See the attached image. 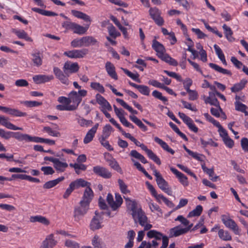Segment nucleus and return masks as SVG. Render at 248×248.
Instances as JSON below:
<instances>
[{
	"instance_id": "1",
	"label": "nucleus",
	"mask_w": 248,
	"mask_h": 248,
	"mask_svg": "<svg viewBox=\"0 0 248 248\" xmlns=\"http://www.w3.org/2000/svg\"><path fill=\"white\" fill-rule=\"evenodd\" d=\"M79 69V67L77 62L67 61L64 64L62 68L63 71L59 68L54 67L53 68V73L62 84L67 86L70 83L68 79L70 74L77 72Z\"/></svg>"
},
{
	"instance_id": "2",
	"label": "nucleus",
	"mask_w": 248,
	"mask_h": 248,
	"mask_svg": "<svg viewBox=\"0 0 248 248\" xmlns=\"http://www.w3.org/2000/svg\"><path fill=\"white\" fill-rule=\"evenodd\" d=\"M152 47L156 51L157 57L161 60L170 65L174 66L178 65V63L177 61L166 53V49L164 46L155 39L153 41Z\"/></svg>"
},
{
	"instance_id": "3",
	"label": "nucleus",
	"mask_w": 248,
	"mask_h": 248,
	"mask_svg": "<svg viewBox=\"0 0 248 248\" xmlns=\"http://www.w3.org/2000/svg\"><path fill=\"white\" fill-rule=\"evenodd\" d=\"M89 209V204L83 201L79 202V204L75 206L73 212L74 220L79 222L82 218L87 214Z\"/></svg>"
},
{
	"instance_id": "4",
	"label": "nucleus",
	"mask_w": 248,
	"mask_h": 248,
	"mask_svg": "<svg viewBox=\"0 0 248 248\" xmlns=\"http://www.w3.org/2000/svg\"><path fill=\"white\" fill-rule=\"evenodd\" d=\"M87 94V92L85 90H80L78 92L75 91H71L69 93L68 96L70 100V103L72 102L73 104L70 106L75 107V110H76L82 101V98L86 96Z\"/></svg>"
},
{
	"instance_id": "5",
	"label": "nucleus",
	"mask_w": 248,
	"mask_h": 248,
	"mask_svg": "<svg viewBox=\"0 0 248 248\" xmlns=\"http://www.w3.org/2000/svg\"><path fill=\"white\" fill-rule=\"evenodd\" d=\"M107 201L113 211H116L119 208L123 202L121 195L118 193L115 194V201H114L112 194L108 193L107 196Z\"/></svg>"
},
{
	"instance_id": "6",
	"label": "nucleus",
	"mask_w": 248,
	"mask_h": 248,
	"mask_svg": "<svg viewBox=\"0 0 248 248\" xmlns=\"http://www.w3.org/2000/svg\"><path fill=\"white\" fill-rule=\"evenodd\" d=\"M16 139L19 141H25L26 142H34L36 143H43L44 138L31 136L27 134H22L21 133H16Z\"/></svg>"
},
{
	"instance_id": "7",
	"label": "nucleus",
	"mask_w": 248,
	"mask_h": 248,
	"mask_svg": "<svg viewBox=\"0 0 248 248\" xmlns=\"http://www.w3.org/2000/svg\"><path fill=\"white\" fill-rule=\"evenodd\" d=\"M149 13L151 17L155 22L158 26L163 25L164 21L161 16V12L157 7L150 8Z\"/></svg>"
},
{
	"instance_id": "8",
	"label": "nucleus",
	"mask_w": 248,
	"mask_h": 248,
	"mask_svg": "<svg viewBox=\"0 0 248 248\" xmlns=\"http://www.w3.org/2000/svg\"><path fill=\"white\" fill-rule=\"evenodd\" d=\"M221 220L225 226L234 231L235 233L238 234L239 228L235 222L231 219L229 216L222 215L221 217Z\"/></svg>"
},
{
	"instance_id": "9",
	"label": "nucleus",
	"mask_w": 248,
	"mask_h": 248,
	"mask_svg": "<svg viewBox=\"0 0 248 248\" xmlns=\"http://www.w3.org/2000/svg\"><path fill=\"white\" fill-rule=\"evenodd\" d=\"M88 53V49L83 48L82 49H74L64 52L63 55L70 58H82Z\"/></svg>"
},
{
	"instance_id": "10",
	"label": "nucleus",
	"mask_w": 248,
	"mask_h": 248,
	"mask_svg": "<svg viewBox=\"0 0 248 248\" xmlns=\"http://www.w3.org/2000/svg\"><path fill=\"white\" fill-rule=\"evenodd\" d=\"M104 158L106 161L108 162V165L115 170L120 173H123V170L119 166L118 163L115 158L109 153H106L104 154Z\"/></svg>"
},
{
	"instance_id": "11",
	"label": "nucleus",
	"mask_w": 248,
	"mask_h": 248,
	"mask_svg": "<svg viewBox=\"0 0 248 248\" xmlns=\"http://www.w3.org/2000/svg\"><path fill=\"white\" fill-rule=\"evenodd\" d=\"M93 170L96 175L105 179H108L111 177V173L105 167L100 166H96L93 167Z\"/></svg>"
},
{
	"instance_id": "12",
	"label": "nucleus",
	"mask_w": 248,
	"mask_h": 248,
	"mask_svg": "<svg viewBox=\"0 0 248 248\" xmlns=\"http://www.w3.org/2000/svg\"><path fill=\"white\" fill-rule=\"evenodd\" d=\"M125 201L126 207L128 210L132 212L131 215L133 218L135 220L136 213L138 211L139 208H138V204L136 201L131 200L130 198L124 197Z\"/></svg>"
},
{
	"instance_id": "13",
	"label": "nucleus",
	"mask_w": 248,
	"mask_h": 248,
	"mask_svg": "<svg viewBox=\"0 0 248 248\" xmlns=\"http://www.w3.org/2000/svg\"><path fill=\"white\" fill-rule=\"evenodd\" d=\"M154 172V175L155 177V180L158 187L162 190L165 188L169 186L168 182L163 178L160 173L155 169L154 167L152 168Z\"/></svg>"
},
{
	"instance_id": "14",
	"label": "nucleus",
	"mask_w": 248,
	"mask_h": 248,
	"mask_svg": "<svg viewBox=\"0 0 248 248\" xmlns=\"http://www.w3.org/2000/svg\"><path fill=\"white\" fill-rule=\"evenodd\" d=\"M57 241L54 239V234L47 235L43 241L40 248H53L56 245Z\"/></svg>"
},
{
	"instance_id": "15",
	"label": "nucleus",
	"mask_w": 248,
	"mask_h": 248,
	"mask_svg": "<svg viewBox=\"0 0 248 248\" xmlns=\"http://www.w3.org/2000/svg\"><path fill=\"white\" fill-rule=\"evenodd\" d=\"M143 151H144L147 154L148 157L152 160H153L157 165H160L161 164L160 159L158 156L154 154V153L147 147L144 144L141 143L140 145V146Z\"/></svg>"
},
{
	"instance_id": "16",
	"label": "nucleus",
	"mask_w": 248,
	"mask_h": 248,
	"mask_svg": "<svg viewBox=\"0 0 248 248\" xmlns=\"http://www.w3.org/2000/svg\"><path fill=\"white\" fill-rule=\"evenodd\" d=\"M53 75H38L33 77V80L36 84H41L50 81L54 79Z\"/></svg>"
},
{
	"instance_id": "17",
	"label": "nucleus",
	"mask_w": 248,
	"mask_h": 248,
	"mask_svg": "<svg viewBox=\"0 0 248 248\" xmlns=\"http://www.w3.org/2000/svg\"><path fill=\"white\" fill-rule=\"evenodd\" d=\"M0 124L5 126L9 129L17 130H22L23 129L21 127H17L8 121V118L3 116L0 115Z\"/></svg>"
},
{
	"instance_id": "18",
	"label": "nucleus",
	"mask_w": 248,
	"mask_h": 248,
	"mask_svg": "<svg viewBox=\"0 0 248 248\" xmlns=\"http://www.w3.org/2000/svg\"><path fill=\"white\" fill-rule=\"evenodd\" d=\"M171 172L175 174L176 177L179 179L180 183L185 186L188 185L187 178L183 173L179 171L176 169L171 167L170 169Z\"/></svg>"
},
{
	"instance_id": "19",
	"label": "nucleus",
	"mask_w": 248,
	"mask_h": 248,
	"mask_svg": "<svg viewBox=\"0 0 248 248\" xmlns=\"http://www.w3.org/2000/svg\"><path fill=\"white\" fill-rule=\"evenodd\" d=\"M90 186V185H88V186H86V188L85 189L82 199L81 201L86 203L87 202L88 204H90V203L93 196V191Z\"/></svg>"
},
{
	"instance_id": "20",
	"label": "nucleus",
	"mask_w": 248,
	"mask_h": 248,
	"mask_svg": "<svg viewBox=\"0 0 248 248\" xmlns=\"http://www.w3.org/2000/svg\"><path fill=\"white\" fill-rule=\"evenodd\" d=\"M105 68L108 75L115 80L118 79V76L115 71V67L110 62H107L105 64Z\"/></svg>"
},
{
	"instance_id": "21",
	"label": "nucleus",
	"mask_w": 248,
	"mask_h": 248,
	"mask_svg": "<svg viewBox=\"0 0 248 248\" xmlns=\"http://www.w3.org/2000/svg\"><path fill=\"white\" fill-rule=\"evenodd\" d=\"M95 214L96 216L92 218L90 223V228L93 231L98 230L102 227L100 221L101 217L99 216V214L97 211H95Z\"/></svg>"
},
{
	"instance_id": "22",
	"label": "nucleus",
	"mask_w": 248,
	"mask_h": 248,
	"mask_svg": "<svg viewBox=\"0 0 248 248\" xmlns=\"http://www.w3.org/2000/svg\"><path fill=\"white\" fill-rule=\"evenodd\" d=\"M187 233L185 228H180L179 226L172 228L170 230V237H177Z\"/></svg>"
},
{
	"instance_id": "23",
	"label": "nucleus",
	"mask_w": 248,
	"mask_h": 248,
	"mask_svg": "<svg viewBox=\"0 0 248 248\" xmlns=\"http://www.w3.org/2000/svg\"><path fill=\"white\" fill-rule=\"evenodd\" d=\"M72 14L75 17L82 19L86 22H89L90 23L91 22V17L87 14L76 10H71Z\"/></svg>"
},
{
	"instance_id": "24",
	"label": "nucleus",
	"mask_w": 248,
	"mask_h": 248,
	"mask_svg": "<svg viewBox=\"0 0 248 248\" xmlns=\"http://www.w3.org/2000/svg\"><path fill=\"white\" fill-rule=\"evenodd\" d=\"M136 217L138 218L139 224L141 226H144L147 222V217L141 208H139L138 211L136 213Z\"/></svg>"
},
{
	"instance_id": "25",
	"label": "nucleus",
	"mask_w": 248,
	"mask_h": 248,
	"mask_svg": "<svg viewBox=\"0 0 248 248\" xmlns=\"http://www.w3.org/2000/svg\"><path fill=\"white\" fill-rule=\"evenodd\" d=\"M12 32L16 34V35L20 39H24L26 41L32 42L31 38L28 35V34L23 30L12 29Z\"/></svg>"
},
{
	"instance_id": "26",
	"label": "nucleus",
	"mask_w": 248,
	"mask_h": 248,
	"mask_svg": "<svg viewBox=\"0 0 248 248\" xmlns=\"http://www.w3.org/2000/svg\"><path fill=\"white\" fill-rule=\"evenodd\" d=\"M64 179L63 176L59 177L55 180L46 182L43 185V188L45 189H50L56 186L60 182L62 181Z\"/></svg>"
},
{
	"instance_id": "27",
	"label": "nucleus",
	"mask_w": 248,
	"mask_h": 248,
	"mask_svg": "<svg viewBox=\"0 0 248 248\" xmlns=\"http://www.w3.org/2000/svg\"><path fill=\"white\" fill-rule=\"evenodd\" d=\"M74 188L75 189H78L80 187H84L86 186H88V185H90V183L87 181H86L84 179L82 178H79L76 180L74 181H73L71 183Z\"/></svg>"
},
{
	"instance_id": "28",
	"label": "nucleus",
	"mask_w": 248,
	"mask_h": 248,
	"mask_svg": "<svg viewBox=\"0 0 248 248\" xmlns=\"http://www.w3.org/2000/svg\"><path fill=\"white\" fill-rule=\"evenodd\" d=\"M32 61L34 65L39 67L42 64L43 61L41 54L39 51L31 54Z\"/></svg>"
},
{
	"instance_id": "29",
	"label": "nucleus",
	"mask_w": 248,
	"mask_h": 248,
	"mask_svg": "<svg viewBox=\"0 0 248 248\" xmlns=\"http://www.w3.org/2000/svg\"><path fill=\"white\" fill-rule=\"evenodd\" d=\"M248 81L246 79H242L240 82L234 84L231 87V90L232 93H236L244 88Z\"/></svg>"
},
{
	"instance_id": "30",
	"label": "nucleus",
	"mask_w": 248,
	"mask_h": 248,
	"mask_svg": "<svg viewBox=\"0 0 248 248\" xmlns=\"http://www.w3.org/2000/svg\"><path fill=\"white\" fill-rule=\"evenodd\" d=\"M154 140L156 142L158 143L164 150L170 153L171 155H173L174 154L175 152L174 150L170 148L167 143L162 140L161 139L157 137H155L154 138Z\"/></svg>"
},
{
	"instance_id": "31",
	"label": "nucleus",
	"mask_w": 248,
	"mask_h": 248,
	"mask_svg": "<svg viewBox=\"0 0 248 248\" xmlns=\"http://www.w3.org/2000/svg\"><path fill=\"white\" fill-rule=\"evenodd\" d=\"M222 28L224 31V34L226 39L231 42L234 41L235 39L232 37L233 31L231 28L227 26L226 24L222 26Z\"/></svg>"
},
{
	"instance_id": "32",
	"label": "nucleus",
	"mask_w": 248,
	"mask_h": 248,
	"mask_svg": "<svg viewBox=\"0 0 248 248\" xmlns=\"http://www.w3.org/2000/svg\"><path fill=\"white\" fill-rule=\"evenodd\" d=\"M209 65L211 68H213V69H214L215 70L217 71L219 73H222L224 75H227L230 76H232V73L231 72V71L226 69H224L216 64L213 63H209Z\"/></svg>"
},
{
	"instance_id": "33",
	"label": "nucleus",
	"mask_w": 248,
	"mask_h": 248,
	"mask_svg": "<svg viewBox=\"0 0 248 248\" xmlns=\"http://www.w3.org/2000/svg\"><path fill=\"white\" fill-rule=\"evenodd\" d=\"M147 236L149 238H154L156 240H160L164 236V235L159 232L155 230H152L148 232Z\"/></svg>"
},
{
	"instance_id": "34",
	"label": "nucleus",
	"mask_w": 248,
	"mask_h": 248,
	"mask_svg": "<svg viewBox=\"0 0 248 248\" xmlns=\"http://www.w3.org/2000/svg\"><path fill=\"white\" fill-rule=\"evenodd\" d=\"M53 164L54 168L60 172H63L68 167L67 163L62 162L58 158H57Z\"/></svg>"
},
{
	"instance_id": "35",
	"label": "nucleus",
	"mask_w": 248,
	"mask_h": 248,
	"mask_svg": "<svg viewBox=\"0 0 248 248\" xmlns=\"http://www.w3.org/2000/svg\"><path fill=\"white\" fill-rule=\"evenodd\" d=\"M89 25L86 27H83L80 25L76 23L73 28V32L74 33L82 35L85 33L88 30Z\"/></svg>"
},
{
	"instance_id": "36",
	"label": "nucleus",
	"mask_w": 248,
	"mask_h": 248,
	"mask_svg": "<svg viewBox=\"0 0 248 248\" xmlns=\"http://www.w3.org/2000/svg\"><path fill=\"white\" fill-rule=\"evenodd\" d=\"M83 46H89L91 45H94L97 42V40L92 36H86L82 37Z\"/></svg>"
},
{
	"instance_id": "37",
	"label": "nucleus",
	"mask_w": 248,
	"mask_h": 248,
	"mask_svg": "<svg viewBox=\"0 0 248 248\" xmlns=\"http://www.w3.org/2000/svg\"><path fill=\"white\" fill-rule=\"evenodd\" d=\"M129 118L143 131H146L147 130V127L137 117L134 115H130Z\"/></svg>"
},
{
	"instance_id": "38",
	"label": "nucleus",
	"mask_w": 248,
	"mask_h": 248,
	"mask_svg": "<svg viewBox=\"0 0 248 248\" xmlns=\"http://www.w3.org/2000/svg\"><path fill=\"white\" fill-rule=\"evenodd\" d=\"M31 221L33 222H38L45 225L49 224V221L45 217L41 216H36L31 217Z\"/></svg>"
},
{
	"instance_id": "39",
	"label": "nucleus",
	"mask_w": 248,
	"mask_h": 248,
	"mask_svg": "<svg viewBox=\"0 0 248 248\" xmlns=\"http://www.w3.org/2000/svg\"><path fill=\"white\" fill-rule=\"evenodd\" d=\"M202 169L204 172H206L207 174H208L210 177V179L213 181L216 182L217 181V179L218 177V176H215L214 175V171L213 169H208L204 165H202Z\"/></svg>"
},
{
	"instance_id": "40",
	"label": "nucleus",
	"mask_w": 248,
	"mask_h": 248,
	"mask_svg": "<svg viewBox=\"0 0 248 248\" xmlns=\"http://www.w3.org/2000/svg\"><path fill=\"white\" fill-rule=\"evenodd\" d=\"M130 155L140 160L143 164L148 163L147 160L146 159L144 156L138 153L136 150H132L130 153Z\"/></svg>"
},
{
	"instance_id": "41",
	"label": "nucleus",
	"mask_w": 248,
	"mask_h": 248,
	"mask_svg": "<svg viewBox=\"0 0 248 248\" xmlns=\"http://www.w3.org/2000/svg\"><path fill=\"white\" fill-rule=\"evenodd\" d=\"M116 100L122 107H123L124 108L127 109L129 112H130L132 114H138V111L137 110L133 109L131 107L129 106L123 100L120 99V98H117L116 99Z\"/></svg>"
},
{
	"instance_id": "42",
	"label": "nucleus",
	"mask_w": 248,
	"mask_h": 248,
	"mask_svg": "<svg viewBox=\"0 0 248 248\" xmlns=\"http://www.w3.org/2000/svg\"><path fill=\"white\" fill-rule=\"evenodd\" d=\"M218 234L219 237L224 241H230L232 240V236L228 231H224L223 229H219Z\"/></svg>"
},
{
	"instance_id": "43",
	"label": "nucleus",
	"mask_w": 248,
	"mask_h": 248,
	"mask_svg": "<svg viewBox=\"0 0 248 248\" xmlns=\"http://www.w3.org/2000/svg\"><path fill=\"white\" fill-rule=\"evenodd\" d=\"M202 210L203 208L201 205H197L194 209L189 213L188 217H199L201 215Z\"/></svg>"
},
{
	"instance_id": "44",
	"label": "nucleus",
	"mask_w": 248,
	"mask_h": 248,
	"mask_svg": "<svg viewBox=\"0 0 248 248\" xmlns=\"http://www.w3.org/2000/svg\"><path fill=\"white\" fill-rule=\"evenodd\" d=\"M19 133V132H13L11 131L6 132L3 129L0 128V136L6 140L10 139L11 137L14 138L16 135V133Z\"/></svg>"
},
{
	"instance_id": "45",
	"label": "nucleus",
	"mask_w": 248,
	"mask_h": 248,
	"mask_svg": "<svg viewBox=\"0 0 248 248\" xmlns=\"http://www.w3.org/2000/svg\"><path fill=\"white\" fill-rule=\"evenodd\" d=\"M169 125L170 127L183 140H184L185 141L188 140V139L186 136L180 131L179 129L175 124H174L172 122H170Z\"/></svg>"
},
{
	"instance_id": "46",
	"label": "nucleus",
	"mask_w": 248,
	"mask_h": 248,
	"mask_svg": "<svg viewBox=\"0 0 248 248\" xmlns=\"http://www.w3.org/2000/svg\"><path fill=\"white\" fill-rule=\"evenodd\" d=\"M8 113L12 116L16 117H24L27 115L26 112H23L17 109L10 108Z\"/></svg>"
},
{
	"instance_id": "47",
	"label": "nucleus",
	"mask_w": 248,
	"mask_h": 248,
	"mask_svg": "<svg viewBox=\"0 0 248 248\" xmlns=\"http://www.w3.org/2000/svg\"><path fill=\"white\" fill-rule=\"evenodd\" d=\"M112 131H113V128L112 126L109 124H106L103 127L102 131L103 134L101 136V137L108 138L110 135Z\"/></svg>"
},
{
	"instance_id": "48",
	"label": "nucleus",
	"mask_w": 248,
	"mask_h": 248,
	"mask_svg": "<svg viewBox=\"0 0 248 248\" xmlns=\"http://www.w3.org/2000/svg\"><path fill=\"white\" fill-rule=\"evenodd\" d=\"M122 69L123 70V71L124 72V73L126 75H127L128 77L131 78L132 79L134 80L135 81H136L139 83L140 82V80L139 78V75L138 73H137L136 74H134L126 69H124V68H122Z\"/></svg>"
},
{
	"instance_id": "49",
	"label": "nucleus",
	"mask_w": 248,
	"mask_h": 248,
	"mask_svg": "<svg viewBox=\"0 0 248 248\" xmlns=\"http://www.w3.org/2000/svg\"><path fill=\"white\" fill-rule=\"evenodd\" d=\"M152 95L154 97L163 101L165 104H167L166 103L168 102V99L166 97L162 96L161 93L157 90H155L153 92Z\"/></svg>"
},
{
	"instance_id": "50",
	"label": "nucleus",
	"mask_w": 248,
	"mask_h": 248,
	"mask_svg": "<svg viewBox=\"0 0 248 248\" xmlns=\"http://www.w3.org/2000/svg\"><path fill=\"white\" fill-rule=\"evenodd\" d=\"M91 87L101 93H103L105 92V89L104 87L98 82H92L91 83Z\"/></svg>"
},
{
	"instance_id": "51",
	"label": "nucleus",
	"mask_w": 248,
	"mask_h": 248,
	"mask_svg": "<svg viewBox=\"0 0 248 248\" xmlns=\"http://www.w3.org/2000/svg\"><path fill=\"white\" fill-rule=\"evenodd\" d=\"M108 29L109 35L114 38L120 35V33L117 31L115 27L111 24L108 27Z\"/></svg>"
},
{
	"instance_id": "52",
	"label": "nucleus",
	"mask_w": 248,
	"mask_h": 248,
	"mask_svg": "<svg viewBox=\"0 0 248 248\" xmlns=\"http://www.w3.org/2000/svg\"><path fill=\"white\" fill-rule=\"evenodd\" d=\"M95 133L92 131L91 129H90L87 133L86 134L84 140L83 142L85 144H87L89 142H90L93 139Z\"/></svg>"
},
{
	"instance_id": "53",
	"label": "nucleus",
	"mask_w": 248,
	"mask_h": 248,
	"mask_svg": "<svg viewBox=\"0 0 248 248\" xmlns=\"http://www.w3.org/2000/svg\"><path fill=\"white\" fill-rule=\"evenodd\" d=\"M138 90L143 95L148 96L150 94V89L146 85H139Z\"/></svg>"
},
{
	"instance_id": "54",
	"label": "nucleus",
	"mask_w": 248,
	"mask_h": 248,
	"mask_svg": "<svg viewBox=\"0 0 248 248\" xmlns=\"http://www.w3.org/2000/svg\"><path fill=\"white\" fill-rule=\"evenodd\" d=\"M21 103L23 104L29 108L37 107L42 105V102H37L36 101H25L22 102Z\"/></svg>"
},
{
	"instance_id": "55",
	"label": "nucleus",
	"mask_w": 248,
	"mask_h": 248,
	"mask_svg": "<svg viewBox=\"0 0 248 248\" xmlns=\"http://www.w3.org/2000/svg\"><path fill=\"white\" fill-rule=\"evenodd\" d=\"M118 182L120 186L121 191L124 194H127L130 192V191L127 189V185L122 180L119 179Z\"/></svg>"
},
{
	"instance_id": "56",
	"label": "nucleus",
	"mask_w": 248,
	"mask_h": 248,
	"mask_svg": "<svg viewBox=\"0 0 248 248\" xmlns=\"http://www.w3.org/2000/svg\"><path fill=\"white\" fill-rule=\"evenodd\" d=\"M200 140L203 147H205L208 145H210L213 147L218 146V144L217 142H214L211 139H209L207 141H205L203 139L201 138L200 139Z\"/></svg>"
},
{
	"instance_id": "57",
	"label": "nucleus",
	"mask_w": 248,
	"mask_h": 248,
	"mask_svg": "<svg viewBox=\"0 0 248 248\" xmlns=\"http://www.w3.org/2000/svg\"><path fill=\"white\" fill-rule=\"evenodd\" d=\"M56 109L61 111H73L75 110V107L70 106V105H58L56 106Z\"/></svg>"
},
{
	"instance_id": "58",
	"label": "nucleus",
	"mask_w": 248,
	"mask_h": 248,
	"mask_svg": "<svg viewBox=\"0 0 248 248\" xmlns=\"http://www.w3.org/2000/svg\"><path fill=\"white\" fill-rule=\"evenodd\" d=\"M71 45L73 47H81L83 46L82 37L80 39H75L71 42Z\"/></svg>"
},
{
	"instance_id": "59",
	"label": "nucleus",
	"mask_w": 248,
	"mask_h": 248,
	"mask_svg": "<svg viewBox=\"0 0 248 248\" xmlns=\"http://www.w3.org/2000/svg\"><path fill=\"white\" fill-rule=\"evenodd\" d=\"M43 131L47 132L49 135L53 137H59L60 133L56 131L53 130L49 126H45L43 128Z\"/></svg>"
},
{
	"instance_id": "60",
	"label": "nucleus",
	"mask_w": 248,
	"mask_h": 248,
	"mask_svg": "<svg viewBox=\"0 0 248 248\" xmlns=\"http://www.w3.org/2000/svg\"><path fill=\"white\" fill-rule=\"evenodd\" d=\"M64 245L65 247L69 248H79V245L78 243L71 240H66L65 242Z\"/></svg>"
},
{
	"instance_id": "61",
	"label": "nucleus",
	"mask_w": 248,
	"mask_h": 248,
	"mask_svg": "<svg viewBox=\"0 0 248 248\" xmlns=\"http://www.w3.org/2000/svg\"><path fill=\"white\" fill-rule=\"evenodd\" d=\"M41 170L43 172L44 174L45 175H52L55 172L53 169L50 166L42 167Z\"/></svg>"
},
{
	"instance_id": "62",
	"label": "nucleus",
	"mask_w": 248,
	"mask_h": 248,
	"mask_svg": "<svg viewBox=\"0 0 248 248\" xmlns=\"http://www.w3.org/2000/svg\"><path fill=\"white\" fill-rule=\"evenodd\" d=\"M107 138H105L104 137H101L99 139L100 141L101 144L105 147L108 151H111L113 150V148L111 147V146L109 144L108 141L106 140V139Z\"/></svg>"
},
{
	"instance_id": "63",
	"label": "nucleus",
	"mask_w": 248,
	"mask_h": 248,
	"mask_svg": "<svg viewBox=\"0 0 248 248\" xmlns=\"http://www.w3.org/2000/svg\"><path fill=\"white\" fill-rule=\"evenodd\" d=\"M235 105V109L237 111H244L245 109H247L248 107L245 104L241 103L239 101H235L234 103Z\"/></svg>"
},
{
	"instance_id": "64",
	"label": "nucleus",
	"mask_w": 248,
	"mask_h": 248,
	"mask_svg": "<svg viewBox=\"0 0 248 248\" xmlns=\"http://www.w3.org/2000/svg\"><path fill=\"white\" fill-rule=\"evenodd\" d=\"M76 23L66 21L62 23V27L66 30H73Z\"/></svg>"
}]
</instances>
